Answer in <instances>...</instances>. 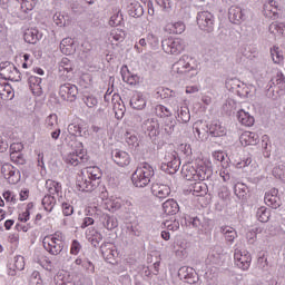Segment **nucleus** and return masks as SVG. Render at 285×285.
<instances>
[{
    "instance_id": "nucleus-1",
    "label": "nucleus",
    "mask_w": 285,
    "mask_h": 285,
    "mask_svg": "<svg viewBox=\"0 0 285 285\" xmlns=\"http://www.w3.org/2000/svg\"><path fill=\"white\" fill-rule=\"evenodd\" d=\"M171 72L178 77H197L199 75V61L191 56L184 55L171 66Z\"/></svg>"
},
{
    "instance_id": "nucleus-2",
    "label": "nucleus",
    "mask_w": 285,
    "mask_h": 285,
    "mask_svg": "<svg viewBox=\"0 0 285 285\" xmlns=\"http://www.w3.org/2000/svg\"><path fill=\"white\" fill-rule=\"evenodd\" d=\"M87 173L88 178L80 177L77 179L76 186L80 193H92L101 184V169L99 167H89Z\"/></svg>"
},
{
    "instance_id": "nucleus-3",
    "label": "nucleus",
    "mask_w": 285,
    "mask_h": 285,
    "mask_svg": "<svg viewBox=\"0 0 285 285\" xmlns=\"http://www.w3.org/2000/svg\"><path fill=\"white\" fill-rule=\"evenodd\" d=\"M155 177V169L150 164L142 163L131 175V183L136 188H146Z\"/></svg>"
},
{
    "instance_id": "nucleus-4",
    "label": "nucleus",
    "mask_w": 285,
    "mask_h": 285,
    "mask_svg": "<svg viewBox=\"0 0 285 285\" xmlns=\"http://www.w3.org/2000/svg\"><path fill=\"white\" fill-rule=\"evenodd\" d=\"M183 175L187 181H206L213 177V169L206 165H186L183 167Z\"/></svg>"
},
{
    "instance_id": "nucleus-5",
    "label": "nucleus",
    "mask_w": 285,
    "mask_h": 285,
    "mask_svg": "<svg viewBox=\"0 0 285 285\" xmlns=\"http://www.w3.org/2000/svg\"><path fill=\"white\" fill-rule=\"evenodd\" d=\"M285 77L282 71H277L267 85V97L277 99L278 95H284Z\"/></svg>"
},
{
    "instance_id": "nucleus-6",
    "label": "nucleus",
    "mask_w": 285,
    "mask_h": 285,
    "mask_svg": "<svg viewBox=\"0 0 285 285\" xmlns=\"http://www.w3.org/2000/svg\"><path fill=\"white\" fill-rule=\"evenodd\" d=\"M164 52L167 55H181L186 50V41L180 38H165L161 41Z\"/></svg>"
},
{
    "instance_id": "nucleus-7",
    "label": "nucleus",
    "mask_w": 285,
    "mask_h": 285,
    "mask_svg": "<svg viewBox=\"0 0 285 285\" xmlns=\"http://www.w3.org/2000/svg\"><path fill=\"white\" fill-rule=\"evenodd\" d=\"M179 166H181V160L177 153L174 151L165 155L160 168L164 173H167V175H175V173L179 170Z\"/></svg>"
},
{
    "instance_id": "nucleus-8",
    "label": "nucleus",
    "mask_w": 285,
    "mask_h": 285,
    "mask_svg": "<svg viewBox=\"0 0 285 285\" xmlns=\"http://www.w3.org/2000/svg\"><path fill=\"white\" fill-rule=\"evenodd\" d=\"M0 76L6 81H21V71L10 61L0 63Z\"/></svg>"
},
{
    "instance_id": "nucleus-9",
    "label": "nucleus",
    "mask_w": 285,
    "mask_h": 285,
    "mask_svg": "<svg viewBox=\"0 0 285 285\" xmlns=\"http://www.w3.org/2000/svg\"><path fill=\"white\" fill-rule=\"evenodd\" d=\"M197 26L205 32H213L215 30V16L209 11H200L197 13Z\"/></svg>"
},
{
    "instance_id": "nucleus-10",
    "label": "nucleus",
    "mask_w": 285,
    "mask_h": 285,
    "mask_svg": "<svg viewBox=\"0 0 285 285\" xmlns=\"http://www.w3.org/2000/svg\"><path fill=\"white\" fill-rule=\"evenodd\" d=\"M77 95H79V88L77 85H72L70 82H65L59 87V97L62 101H77Z\"/></svg>"
},
{
    "instance_id": "nucleus-11",
    "label": "nucleus",
    "mask_w": 285,
    "mask_h": 285,
    "mask_svg": "<svg viewBox=\"0 0 285 285\" xmlns=\"http://www.w3.org/2000/svg\"><path fill=\"white\" fill-rule=\"evenodd\" d=\"M142 130L148 132L153 144H159V135L161 131L159 130V122L155 118L145 120L142 124Z\"/></svg>"
},
{
    "instance_id": "nucleus-12",
    "label": "nucleus",
    "mask_w": 285,
    "mask_h": 285,
    "mask_svg": "<svg viewBox=\"0 0 285 285\" xmlns=\"http://www.w3.org/2000/svg\"><path fill=\"white\" fill-rule=\"evenodd\" d=\"M1 173L9 184H19L21 181V171L10 164L2 165Z\"/></svg>"
},
{
    "instance_id": "nucleus-13",
    "label": "nucleus",
    "mask_w": 285,
    "mask_h": 285,
    "mask_svg": "<svg viewBox=\"0 0 285 285\" xmlns=\"http://www.w3.org/2000/svg\"><path fill=\"white\" fill-rule=\"evenodd\" d=\"M100 252L107 264H115L117 257H119V252L117 250V247L112 245V243H104L100 246Z\"/></svg>"
},
{
    "instance_id": "nucleus-14",
    "label": "nucleus",
    "mask_w": 285,
    "mask_h": 285,
    "mask_svg": "<svg viewBox=\"0 0 285 285\" xmlns=\"http://www.w3.org/2000/svg\"><path fill=\"white\" fill-rule=\"evenodd\" d=\"M42 245L50 255H59L63 250V242L51 240L50 236L43 238Z\"/></svg>"
},
{
    "instance_id": "nucleus-15",
    "label": "nucleus",
    "mask_w": 285,
    "mask_h": 285,
    "mask_svg": "<svg viewBox=\"0 0 285 285\" xmlns=\"http://www.w3.org/2000/svg\"><path fill=\"white\" fill-rule=\"evenodd\" d=\"M234 259L236 266L242 268V271H248V268H250V262H253V258L248 252H236L234 254Z\"/></svg>"
},
{
    "instance_id": "nucleus-16",
    "label": "nucleus",
    "mask_w": 285,
    "mask_h": 285,
    "mask_svg": "<svg viewBox=\"0 0 285 285\" xmlns=\"http://www.w3.org/2000/svg\"><path fill=\"white\" fill-rule=\"evenodd\" d=\"M228 19L232 23L239 26L242 21H246V10L232 6L228 10Z\"/></svg>"
},
{
    "instance_id": "nucleus-17",
    "label": "nucleus",
    "mask_w": 285,
    "mask_h": 285,
    "mask_svg": "<svg viewBox=\"0 0 285 285\" xmlns=\"http://www.w3.org/2000/svg\"><path fill=\"white\" fill-rule=\"evenodd\" d=\"M111 158L115 164H117V166H120L121 168L130 166V154L127 151L115 149L111 153Z\"/></svg>"
},
{
    "instance_id": "nucleus-18",
    "label": "nucleus",
    "mask_w": 285,
    "mask_h": 285,
    "mask_svg": "<svg viewBox=\"0 0 285 285\" xmlns=\"http://www.w3.org/2000/svg\"><path fill=\"white\" fill-rule=\"evenodd\" d=\"M277 195H279V189L272 188L268 193L265 194V204L274 209L279 208V206H282V199Z\"/></svg>"
},
{
    "instance_id": "nucleus-19",
    "label": "nucleus",
    "mask_w": 285,
    "mask_h": 285,
    "mask_svg": "<svg viewBox=\"0 0 285 285\" xmlns=\"http://www.w3.org/2000/svg\"><path fill=\"white\" fill-rule=\"evenodd\" d=\"M67 130L72 137H90V129H88V125L69 124Z\"/></svg>"
},
{
    "instance_id": "nucleus-20",
    "label": "nucleus",
    "mask_w": 285,
    "mask_h": 285,
    "mask_svg": "<svg viewBox=\"0 0 285 285\" xmlns=\"http://www.w3.org/2000/svg\"><path fill=\"white\" fill-rule=\"evenodd\" d=\"M111 102L114 106V112L116 119H124V115H126V105H124V100H121V96L115 94L111 98Z\"/></svg>"
},
{
    "instance_id": "nucleus-21",
    "label": "nucleus",
    "mask_w": 285,
    "mask_h": 285,
    "mask_svg": "<svg viewBox=\"0 0 285 285\" xmlns=\"http://www.w3.org/2000/svg\"><path fill=\"white\" fill-rule=\"evenodd\" d=\"M151 194L158 199H166V197L170 196V187L161 183H154L151 185Z\"/></svg>"
},
{
    "instance_id": "nucleus-22",
    "label": "nucleus",
    "mask_w": 285,
    "mask_h": 285,
    "mask_svg": "<svg viewBox=\"0 0 285 285\" xmlns=\"http://www.w3.org/2000/svg\"><path fill=\"white\" fill-rule=\"evenodd\" d=\"M207 132L215 138L226 137V127L219 120H214L210 125H207Z\"/></svg>"
},
{
    "instance_id": "nucleus-23",
    "label": "nucleus",
    "mask_w": 285,
    "mask_h": 285,
    "mask_svg": "<svg viewBox=\"0 0 285 285\" xmlns=\"http://www.w3.org/2000/svg\"><path fill=\"white\" fill-rule=\"evenodd\" d=\"M23 39L26 43H31L32 46H35L38 41H41V39H43V33L40 32V30L37 28H30L24 31Z\"/></svg>"
},
{
    "instance_id": "nucleus-24",
    "label": "nucleus",
    "mask_w": 285,
    "mask_h": 285,
    "mask_svg": "<svg viewBox=\"0 0 285 285\" xmlns=\"http://www.w3.org/2000/svg\"><path fill=\"white\" fill-rule=\"evenodd\" d=\"M188 191L195 197H204L208 195V185H206V183L197 181L189 185Z\"/></svg>"
},
{
    "instance_id": "nucleus-25",
    "label": "nucleus",
    "mask_w": 285,
    "mask_h": 285,
    "mask_svg": "<svg viewBox=\"0 0 285 285\" xmlns=\"http://www.w3.org/2000/svg\"><path fill=\"white\" fill-rule=\"evenodd\" d=\"M240 144L242 146H257L259 141V136L255 132L245 131L240 136Z\"/></svg>"
},
{
    "instance_id": "nucleus-26",
    "label": "nucleus",
    "mask_w": 285,
    "mask_h": 285,
    "mask_svg": "<svg viewBox=\"0 0 285 285\" xmlns=\"http://www.w3.org/2000/svg\"><path fill=\"white\" fill-rule=\"evenodd\" d=\"M0 97L4 101H12V99H14V89H12L10 83H0Z\"/></svg>"
},
{
    "instance_id": "nucleus-27",
    "label": "nucleus",
    "mask_w": 285,
    "mask_h": 285,
    "mask_svg": "<svg viewBox=\"0 0 285 285\" xmlns=\"http://www.w3.org/2000/svg\"><path fill=\"white\" fill-rule=\"evenodd\" d=\"M232 186H234V193L236 197L243 202H246L248 197V186H246L244 183H234Z\"/></svg>"
},
{
    "instance_id": "nucleus-28",
    "label": "nucleus",
    "mask_w": 285,
    "mask_h": 285,
    "mask_svg": "<svg viewBox=\"0 0 285 285\" xmlns=\"http://www.w3.org/2000/svg\"><path fill=\"white\" fill-rule=\"evenodd\" d=\"M163 210L165 215H177L179 213V204L175 199H167L163 204Z\"/></svg>"
},
{
    "instance_id": "nucleus-29",
    "label": "nucleus",
    "mask_w": 285,
    "mask_h": 285,
    "mask_svg": "<svg viewBox=\"0 0 285 285\" xmlns=\"http://www.w3.org/2000/svg\"><path fill=\"white\" fill-rule=\"evenodd\" d=\"M237 119L242 126L250 127L255 125V117L250 116V114L246 112L244 109L237 112Z\"/></svg>"
},
{
    "instance_id": "nucleus-30",
    "label": "nucleus",
    "mask_w": 285,
    "mask_h": 285,
    "mask_svg": "<svg viewBox=\"0 0 285 285\" xmlns=\"http://www.w3.org/2000/svg\"><path fill=\"white\" fill-rule=\"evenodd\" d=\"M28 83L31 92L39 97V95H41V78L30 75L28 78Z\"/></svg>"
},
{
    "instance_id": "nucleus-31",
    "label": "nucleus",
    "mask_w": 285,
    "mask_h": 285,
    "mask_svg": "<svg viewBox=\"0 0 285 285\" xmlns=\"http://www.w3.org/2000/svg\"><path fill=\"white\" fill-rule=\"evenodd\" d=\"M130 106L134 110H144L146 108V98L141 94H135L130 99Z\"/></svg>"
},
{
    "instance_id": "nucleus-32",
    "label": "nucleus",
    "mask_w": 285,
    "mask_h": 285,
    "mask_svg": "<svg viewBox=\"0 0 285 285\" xmlns=\"http://www.w3.org/2000/svg\"><path fill=\"white\" fill-rule=\"evenodd\" d=\"M220 233H222V235H224V237H225L226 242H228V244H233V242H235V239H237V230H235V228H233L230 226H222Z\"/></svg>"
},
{
    "instance_id": "nucleus-33",
    "label": "nucleus",
    "mask_w": 285,
    "mask_h": 285,
    "mask_svg": "<svg viewBox=\"0 0 285 285\" xmlns=\"http://www.w3.org/2000/svg\"><path fill=\"white\" fill-rule=\"evenodd\" d=\"M176 119L179 124H188V121H190V109H188L186 106L177 109Z\"/></svg>"
},
{
    "instance_id": "nucleus-34",
    "label": "nucleus",
    "mask_w": 285,
    "mask_h": 285,
    "mask_svg": "<svg viewBox=\"0 0 285 285\" xmlns=\"http://www.w3.org/2000/svg\"><path fill=\"white\" fill-rule=\"evenodd\" d=\"M17 146H19V145H11V149L14 150V151H12L10 154V159L17 166H24L26 158L23 157V154L17 151Z\"/></svg>"
},
{
    "instance_id": "nucleus-35",
    "label": "nucleus",
    "mask_w": 285,
    "mask_h": 285,
    "mask_svg": "<svg viewBox=\"0 0 285 285\" xmlns=\"http://www.w3.org/2000/svg\"><path fill=\"white\" fill-rule=\"evenodd\" d=\"M46 188L49 195H61V183L55 181L52 179H48L46 181Z\"/></svg>"
},
{
    "instance_id": "nucleus-36",
    "label": "nucleus",
    "mask_w": 285,
    "mask_h": 285,
    "mask_svg": "<svg viewBox=\"0 0 285 285\" xmlns=\"http://www.w3.org/2000/svg\"><path fill=\"white\" fill-rule=\"evenodd\" d=\"M155 110H156L157 117H160L164 120L173 119V110H170V108H168L164 105H157Z\"/></svg>"
},
{
    "instance_id": "nucleus-37",
    "label": "nucleus",
    "mask_w": 285,
    "mask_h": 285,
    "mask_svg": "<svg viewBox=\"0 0 285 285\" xmlns=\"http://www.w3.org/2000/svg\"><path fill=\"white\" fill-rule=\"evenodd\" d=\"M128 13L135 18L144 17V7L139 2H134L128 7Z\"/></svg>"
},
{
    "instance_id": "nucleus-38",
    "label": "nucleus",
    "mask_w": 285,
    "mask_h": 285,
    "mask_svg": "<svg viewBox=\"0 0 285 285\" xmlns=\"http://www.w3.org/2000/svg\"><path fill=\"white\" fill-rule=\"evenodd\" d=\"M55 204H57V198H55V196L50 194H47L42 198V206L45 210H47L48 213H52V208H55Z\"/></svg>"
},
{
    "instance_id": "nucleus-39",
    "label": "nucleus",
    "mask_w": 285,
    "mask_h": 285,
    "mask_svg": "<svg viewBox=\"0 0 285 285\" xmlns=\"http://www.w3.org/2000/svg\"><path fill=\"white\" fill-rule=\"evenodd\" d=\"M177 126V120L175 118H167L164 120V130L166 135L170 136L173 132H175V128Z\"/></svg>"
},
{
    "instance_id": "nucleus-40",
    "label": "nucleus",
    "mask_w": 285,
    "mask_h": 285,
    "mask_svg": "<svg viewBox=\"0 0 285 285\" xmlns=\"http://www.w3.org/2000/svg\"><path fill=\"white\" fill-rule=\"evenodd\" d=\"M104 226L107 228V230H115V228L119 226V220H117V217L115 216L106 215Z\"/></svg>"
},
{
    "instance_id": "nucleus-41",
    "label": "nucleus",
    "mask_w": 285,
    "mask_h": 285,
    "mask_svg": "<svg viewBox=\"0 0 285 285\" xmlns=\"http://www.w3.org/2000/svg\"><path fill=\"white\" fill-rule=\"evenodd\" d=\"M256 217L262 224H266L271 219V212L266 207H261L256 212Z\"/></svg>"
},
{
    "instance_id": "nucleus-42",
    "label": "nucleus",
    "mask_w": 285,
    "mask_h": 285,
    "mask_svg": "<svg viewBox=\"0 0 285 285\" xmlns=\"http://www.w3.org/2000/svg\"><path fill=\"white\" fill-rule=\"evenodd\" d=\"M171 35H181L186 30V24L183 21L168 24Z\"/></svg>"
},
{
    "instance_id": "nucleus-43",
    "label": "nucleus",
    "mask_w": 285,
    "mask_h": 285,
    "mask_svg": "<svg viewBox=\"0 0 285 285\" xmlns=\"http://www.w3.org/2000/svg\"><path fill=\"white\" fill-rule=\"evenodd\" d=\"M58 70L59 72H72V61H70L68 58H62Z\"/></svg>"
},
{
    "instance_id": "nucleus-44",
    "label": "nucleus",
    "mask_w": 285,
    "mask_h": 285,
    "mask_svg": "<svg viewBox=\"0 0 285 285\" xmlns=\"http://www.w3.org/2000/svg\"><path fill=\"white\" fill-rule=\"evenodd\" d=\"M104 239V235H101V233L92 229L91 230V237H89V242H91V244L94 245V248L99 247V244H101Z\"/></svg>"
},
{
    "instance_id": "nucleus-45",
    "label": "nucleus",
    "mask_w": 285,
    "mask_h": 285,
    "mask_svg": "<svg viewBox=\"0 0 285 285\" xmlns=\"http://www.w3.org/2000/svg\"><path fill=\"white\" fill-rule=\"evenodd\" d=\"M125 139L128 146H132V148H137L139 146V139L137 138V135L130 131L125 134Z\"/></svg>"
},
{
    "instance_id": "nucleus-46",
    "label": "nucleus",
    "mask_w": 285,
    "mask_h": 285,
    "mask_svg": "<svg viewBox=\"0 0 285 285\" xmlns=\"http://www.w3.org/2000/svg\"><path fill=\"white\" fill-rule=\"evenodd\" d=\"M110 39H111V41H118L119 43H121V41H124V39H126V31L115 29L110 33Z\"/></svg>"
},
{
    "instance_id": "nucleus-47",
    "label": "nucleus",
    "mask_w": 285,
    "mask_h": 285,
    "mask_svg": "<svg viewBox=\"0 0 285 285\" xmlns=\"http://www.w3.org/2000/svg\"><path fill=\"white\" fill-rule=\"evenodd\" d=\"M66 21H68V16L61 12H56L53 14V22L56 23V26L63 28V26H66Z\"/></svg>"
},
{
    "instance_id": "nucleus-48",
    "label": "nucleus",
    "mask_w": 285,
    "mask_h": 285,
    "mask_svg": "<svg viewBox=\"0 0 285 285\" xmlns=\"http://www.w3.org/2000/svg\"><path fill=\"white\" fill-rule=\"evenodd\" d=\"M271 56L274 63H282V61H284V55H282V51H279V47H274L271 50Z\"/></svg>"
},
{
    "instance_id": "nucleus-49",
    "label": "nucleus",
    "mask_w": 285,
    "mask_h": 285,
    "mask_svg": "<svg viewBox=\"0 0 285 285\" xmlns=\"http://www.w3.org/2000/svg\"><path fill=\"white\" fill-rule=\"evenodd\" d=\"M122 81L129 83V86H137V83H139V76L130 73H128V76L122 75Z\"/></svg>"
},
{
    "instance_id": "nucleus-50",
    "label": "nucleus",
    "mask_w": 285,
    "mask_h": 285,
    "mask_svg": "<svg viewBox=\"0 0 285 285\" xmlns=\"http://www.w3.org/2000/svg\"><path fill=\"white\" fill-rule=\"evenodd\" d=\"M66 163L70 164L71 166H79L80 161H79V155L77 154V151H72L70 153L67 157H66Z\"/></svg>"
},
{
    "instance_id": "nucleus-51",
    "label": "nucleus",
    "mask_w": 285,
    "mask_h": 285,
    "mask_svg": "<svg viewBox=\"0 0 285 285\" xmlns=\"http://www.w3.org/2000/svg\"><path fill=\"white\" fill-rule=\"evenodd\" d=\"M82 101L86 104V106L88 108H95V106H97V104H99V100H97V97L89 95V96H85L82 98Z\"/></svg>"
},
{
    "instance_id": "nucleus-52",
    "label": "nucleus",
    "mask_w": 285,
    "mask_h": 285,
    "mask_svg": "<svg viewBox=\"0 0 285 285\" xmlns=\"http://www.w3.org/2000/svg\"><path fill=\"white\" fill-rule=\"evenodd\" d=\"M183 279H185L187 284H197V282H199V275H197V272L193 268V272H189Z\"/></svg>"
},
{
    "instance_id": "nucleus-53",
    "label": "nucleus",
    "mask_w": 285,
    "mask_h": 285,
    "mask_svg": "<svg viewBox=\"0 0 285 285\" xmlns=\"http://www.w3.org/2000/svg\"><path fill=\"white\" fill-rule=\"evenodd\" d=\"M164 226L167 228V230L175 233V230H179V220H165Z\"/></svg>"
},
{
    "instance_id": "nucleus-54",
    "label": "nucleus",
    "mask_w": 285,
    "mask_h": 285,
    "mask_svg": "<svg viewBox=\"0 0 285 285\" xmlns=\"http://www.w3.org/2000/svg\"><path fill=\"white\" fill-rule=\"evenodd\" d=\"M159 8H163L164 12H170L173 2L170 0H155Z\"/></svg>"
},
{
    "instance_id": "nucleus-55",
    "label": "nucleus",
    "mask_w": 285,
    "mask_h": 285,
    "mask_svg": "<svg viewBox=\"0 0 285 285\" xmlns=\"http://www.w3.org/2000/svg\"><path fill=\"white\" fill-rule=\"evenodd\" d=\"M61 207H62V214L65 215V217H70V215L75 213V207H72V205H70L69 203H62Z\"/></svg>"
},
{
    "instance_id": "nucleus-56",
    "label": "nucleus",
    "mask_w": 285,
    "mask_h": 285,
    "mask_svg": "<svg viewBox=\"0 0 285 285\" xmlns=\"http://www.w3.org/2000/svg\"><path fill=\"white\" fill-rule=\"evenodd\" d=\"M265 14H266V17H269L271 19L279 18V12H277V9H275L274 7L266 6Z\"/></svg>"
},
{
    "instance_id": "nucleus-57",
    "label": "nucleus",
    "mask_w": 285,
    "mask_h": 285,
    "mask_svg": "<svg viewBox=\"0 0 285 285\" xmlns=\"http://www.w3.org/2000/svg\"><path fill=\"white\" fill-rule=\"evenodd\" d=\"M189 273H193V267L183 266L178 269V277L184 279L185 277H188Z\"/></svg>"
},
{
    "instance_id": "nucleus-58",
    "label": "nucleus",
    "mask_w": 285,
    "mask_h": 285,
    "mask_svg": "<svg viewBox=\"0 0 285 285\" xmlns=\"http://www.w3.org/2000/svg\"><path fill=\"white\" fill-rule=\"evenodd\" d=\"M80 250H81V244L79 243V240L73 239L70 248L71 255H79Z\"/></svg>"
},
{
    "instance_id": "nucleus-59",
    "label": "nucleus",
    "mask_w": 285,
    "mask_h": 285,
    "mask_svg": "<svg viewBox=\"0 0 285 285\" xmlns=\"http://www.w3.org/2000/svg\"><path fill=\"white\" fill-rule=\"evenodd\" d=\"M121 21H124L122 16L117 13V14L111 16V18L109 20V24L110 26H121Z\"/></svg>"
},
{
    "instance_id": "nucleus-60",
    "label": "nucleus",
    "mask_w": 285,
    "mask_h": 285,
    "mask_svg": "<svg viewBox=\"0 0 285 285\" xmlns=\"http://www.w3.org/2000/svg\"><path fill=\"white\" fill-rule=\"evenodd\" d=\"M58 117L56 114H51L46 119V126L47 128H53L55 124H57Z\"/></svg>"
},
{
    "instance_id": "nucleus-61",
    "label": "nucleus",
    "mask_w": 285,
    "mask_h": 285,
    "mask_svg": "<svg viewBox=\"0 0 285 285\" xmlns=\"http://www.w3.org/2000/svg\"><path fill=\"white\" fill-rule=\"evenodd\" d=\"M82 268H85L87 273H95V264L88 258H83Z\"/></svg>"
},
{
    "instance_id": "nucleus-62",
    "label": "nucleus",
    "mask_w": 285,
    "mask_h": 285,
    "mask_svg": "<svg viewBox=\"0 0 285 285\" xmlns=\"http://www.w3.org/2000/svg\"><path fill=\"white\" fill-rule=\"evenodd\" d=\"M220 177H223L224 181H228L229 184H235V177H233L227 169H224L220 171Z\"/></svg>"
},
{
    "instance_id": "nucleus-63",
    "label": "nucleus",
    "mask_w": 285,
    "mask_h": 285,
    "mask_svg": "<svg viewBox=\"0 0 285 285\" xmlns=\"http://www.w3.org/2000/svg\"><path fill=\"white\" fill-rule=\"evenodd\" d=\"M14 266H16L17 271H23V268H26V261L23 259V256L16 257Z\"/></svg>"
},
{
    "instance_id": "nucleus-64",
    "label": "nucleus",
    "mask_w": 285,
    "mask_h": 285,
    "mask_svg": "<svg viewBox=\"0 0 285 285\" xmlns=\"http://www.w3.org/2000/svg\"><path fill=\"white\" fill-rule=\"evenodd\" d=\"M3 197H4L6 202H12L13 204H16V202H17V197L14 195H12V191H10V190L4 191Z\"/></svg>"
}]
</instances>
